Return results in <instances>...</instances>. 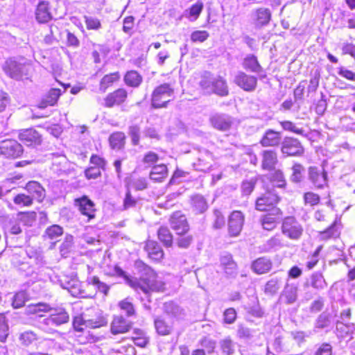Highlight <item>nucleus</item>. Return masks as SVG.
Instances as JSON below:
<instances>
[{
  "label": "nucleus",
  "mask_w": 355,
  "mask_h": 355,
  "mask_svg": "<svg viewBox=\"0 0 355 355\" xmlns=\"http://www.w3.org/2000/svg\"><path fill=\"white\" fill-rule=\"evenodd\" d=\"M86 283L87 286L92 285L95 287V290L92 293H88L85 290L80 288L78 289V292L71 290L75 289V282H68L67 286H64L63 288L71 292L72 295H78L81 297H93L97 291L103 293L105 295H107L110 291V286L101 282L98 277H87Z\"/></svg>",
  "instance_id": "f257e3e1"
},
{
  "label": "nucleus",
  "mask_w": 355,
  "mask_h": 355,
  "mask_svg": "<svg viewBox=\"0 0 355 355\" xmlns=\"http://www.w3.org/2000/svg\"><path fill=\"white\" fill-rule=\"evenodd\" d=\"M279 197L272 191H266L259 196L255 201V209L259 211L272 212L274 215H282V210L277 207Z\"/></svg>",
  "instance_id": "f03ea898"
},
{
  "label": "nucleus",
  "mask_w": 355,
  "mask_h": 355,
  "mask_svg": "<svg viewBox=\"0 0 355 355\" xmlns=\"http://www.w3.org/2000/svg\"><path fill=\"white\" fill-rule=\"evenodd\" d=\"M174 94V89L169 83H163L155 88L151 95V105L153 108L166 107Z\"/></svg>",
  "instance_id": "7ed1b4c3"
},
{
  "label": "nucleus",
  "mask_w": 355,
  "mask_h": 355,
  "mask_svg": "<svg viewBox=\"0 0 355 355\" xmlns=\"http://www.w3.org/2000/svg\"><path fill=\"white\" fill-rule=\"evenodd\" d=\"M164 286L162 281L157 279V275L151 268L145 269L138 282V288L146 295L150 291H162Z\"/></svg>",
  "instance_id": "20e7f679"
},
{
  "label": "nucleus",
  "mask_w": 355,
  "mask_h": 355,
  "mask_svg": "<svg viewBox=\"0 0 355 355\" xmlns=\"http://www.w3.org/2000/svg\"><path fill=\"white\" fill-rule=\"evenodd\" d=\"M307 175L314 189H322L328 187V174L324 166H309Z\"/></svg>",
  "instance_id": "39448f33"
},
{
  "label": "nucleus",
  "mask_w": 355,
  "mask_h": 355,
  "mask_svg": "<svg viewBox=\"0 0 355 355\" xmlns=\"http://www.w3.org/2000/svg\"><path fill=\"white\" fill-rule=\"evenodd\" d=\"M302 225L293 216L286 217L282 225L283 234L292 240H298L303 233Z\"/></svg>",
  "instance_id": "423d86ee"
},
{
  "label": "nucleus",
  "mask_w": 355,
  "mask_h": 355,
  "mask_svg": "<svg viewBox=\"0 0 355 355\" xmlns=\"http://www.w3.org/2000/svg\"><path fill=\"white\" fill-rule=\"evenodd\" d=\"M23 153L21 144L14 139H7L0 143V155L6 158H16Z\"/></svg>",
  "instance_id": "0eeeda50"
},
{
  "label": "nucleus",
  "mask_w": 355,
  "mask_h": 355,
  "mask_svg": "<svg viewBox=\"0 0 355 355\" xmlns=\"http://www.w3.org/2000/svg\"><path fill=\"white\" fill-rule=\"evenodd\" d=\"M234 83L244 91L252 92L257 88V78L242 71H239L234 76Z\"/></svg>",
  "instance_id": "6e6552de"
},
{
  "label": "nucleus",
  "mask_w": 355,
  "mask_h": 355,
  "mask_svg": "<svg viewBox=\"0 0 355 355\" xmlns=\"http://www.w3.org/2000/svg\"><path fill=\"white\" fill-rule=\"evenodd\" d=\"M18 138L25 146L36 148L42 144V135L35 129L28 128L20 131Z\"/></svg>",
  "instance_id": "1a4fd4ad"
},
{
  "label": "nucleus",
  "mask_w": 355,
  "mask_h": 355,
  "mask_svg": "<svg viewBox=\"0 0 355 355\" xmlns=\"http://www.w3.org/2000/svg\"><path fill=\"white\" fill-rule=\"evenodd\" d=\"M281 150L288 156H300L304 153V148L300 141L293 137H285L282 143Z\"/></svg>",
  "instance_id": "9d476101"
},
{
  "label": "nucleus",
  "mask_w": 355,
  "mask_h": 355,
  "mask_svg": "<svg viewBox=\"0 0 355 355\" xmlns=\"http://www.w3.org/2000/svg\"><path fill=\"white\" fill-rule=\"evenodd\" d=\"M169 225L176 234H184L189 230V225L187 219L181 211L174 212L169 218Z\"/></svg>",
  "instance_id": "9b49d317"
},
{
  "label": "nucleus",
  "mask_w": 355,
  "mask_h": 355,
  "mask_svg": "<svg viewBox=\"0 0 355 355\" xmlns=\"http://www.w3.org/2000/svg\"><path fill=\"white\" fill-rule=\"evenodd\" d=\"M74 206L81 214L88 217V220L95 218V204L87 196L74 200Z\"/></svg>",
  "instance_id": "f8f14e48"
},
{
  "label": "nucleus",
  "mask_w": 355,
  "mask_h": 355,
  "mask_svg": "<svg viewBox=\"0 0 355 355\" xmlns=\"http://www.w3.org/2000/svg\"><path fill=\"white\" fill-rule=\"evenodd\" d=\"M51 314L44 322L47 325L60 326L67 323L69 320L68 313L62 308H51L49 311Z\"/></svg>",
  "instance_id": "ddd939ff"
},
{
  "label": "nucleus",
  "mask_w": 355,
  "mask_h": 355,
  "mask_svg": "<svg viewBox=\"0 0 355 355\" xmlns=\"http://www.w3.org/2000/svg\"><path fill=\"white\" fill-rule=\"evenodd\" d=\"M244 214L241 211H234L228 220V232L231 236H237L243 226Z\"/></svg>",
  "instance_id": "4468645a"
},
{
  "label": "nucleus",
  "mask_w": 355,
  "mask_h": 355,
  "mask_svg": "<svg viewBox=\"0 0 355 355\" xmlns=\"http://www.w3.org/2000/svg\"><path fill=\"white\" fill-rule=\"evenodd\" d=\"M105 321L103 318L85 319L82 315L76 316L73 320V326L76 331H83L85 327L98 328L103 326Z\"/></svg>",
  "instance_id": "2eb2a0df"
},
{
  "label": "nucleus",
  "mask_w": 355,
  "mask_h": 355,
  "mask_svg": "<svg viewBox=\"0 0 355 355\" xmlns=\"http://www.w3.org/2000/svg\"><path fill=\"white\" fill-rule=\"evenodd\" d=\"M25 66L13 59L7 60L3 65V69L6 74L15 79H19L24 73Z\"/></svg>",
  "instance_id": "dca6fc26"
},
{
  "label": "nucleus",
  "mask_w": 355,
  "mask_h": 355,
  "mask_svg": "<svg viewBox=\"0 0 355 355\" xmlns=\"http://www.w3.org/2000/svg\"><path fill=\"white\" fill-rule=\"evenodd\" d=\"M298 286L295 283L286 282L280 295L279 300L286 304L295 303L297 299Z\"/></svg>",
  "instance_id": "f3484780"
},
{
  "label": "nucleus",
  "mask_w": 355,
  "mask_h": 355,
  "mask_svg": "<svg viewBox=\"0 0 355 355\" xmlns=\"http://www.w3.org/2000/svg\"><path fill=\"white\" fill-rule=\"evenodd\" d=\"M252 17L255 27L261 28L269 24L271 12L268 8H260L252 12Z\"/></svg>",
  "instance_id": "a211bd4d"
},
{
  "label": "nucleus",
  "mask_w": 355,
  "mask_h": 355,
  "mask_svg": "<svg viewBox=\"0 0 355 355\" xmlns=\"http://www.w3.org/2000/svg\"><path fill=\"white\" fill-rule=\"evenodd\" d=\"M211 125L220 131H227L232 125L233 121L231 116L227 114H215L210 117Z\"/></svg>",
  "instance_id": "6ab92c4d"
},
{
  "label": "nucleus",
  "mask_w": 355,
  "mask_h": 355,
  "mask_svg": "<svg viewBox=\"0 0 355 355\" xmlns=\"http://www.w3.org/2000/svg\"><path fill=\"white\" fill-rule=\"evenodd\" d=\"M132 327V322L121 315L114 316L111 323V332L112 334H124Z\"/></svg>",
  "instance_id": "aec40b11"
},
{
  "label": "nucleus",
  "mask_w": 355,
  "mask_h": 355,
  "mask_svg": "<svg viewBox=\"0 0 355 355\" xmlns=\"http://www.w3.org/2000/svg\"><path fill=\"white\" fill-rule=\"evenodd\" d=\"M127 92L124 89H118L110 93L105 98V106L112 107L115 105L123 103L127 98Z\"/></svg>",
  "instance_id": "412c9836"
},
{
  "label": "nucleus",
  "mask_w": 355,
  "mask_h": 355,
  "mask_svg": "<svg viewBox=\"0 0 355 355\" xmlns=\"http://www.w3.org/2000/svg\"><path fill=\"white\" fill-rule=\"evenodd\" d=\"M278 162L277 155L275 151L265 150L261 153V168L263 170L272 171L275 168Z\"/></svg>",
  "instance_id": "4be33fe9"
},
{
  "label": "nucleus",
  "mask_w": 355,
  "mask_h": 355,
  "mask_svg": "<svg viewBox=\"0 0 355 355\" xmlns=\"http://www.w3.org/2000/svg\"><path fill=\"white\" fill-rule=\"evenodd\" d=\"M272 266V261L266 257H262L255 259L252 263V270L258 275H262L268 272Z\"/></svg>",
  "instance_id": "5701e85b"
},
{
  "label": "nucleus",
  "mask_w": 355,
  "mask_h": 355,
  "mask_svg": "<svg viewBox=\"0 0 355 355\" xmlns=\"http://www.w3.org/2000/svg\"><path fill=\"white\" fill-rule=\"evenodd\" d=\"M60 95L61 90L60 89H51L45 95H44L39 103L38 107L44 109L48 106L55 105Z\"/></svg>",
  "instance_id": "b1692460"
},
{
  "label": "nucleus",
  "mask_w": 355,
  "mask_h": 355,
  "mask_svg": "<svg viewBox=\"0 0 355 355\" xmlns=\"http://www.w3.org/2000/svg\"><path fill=\"white\" fill-rule=\"evenodd\" d=\"M35 19L40 24L46 23L52 19L49 2L41 1L38 3L35 10Z\"/></svg>",
  "instance_id": "393cba45"
},
{
  "label": "nucleus",
  "mask_w": 355,
  "mask_h": 355,
  "mask_svg": "<svg viewBox=\"0 0 355 355\" xmlns=\"http://www.w3.org/2000/svg\"><path fill=\"white\" fill-rule=\"evenodd\" d=\"M25 188L28 193L31 195V197L33 199L35 198L38 202H42L46 196L45 189L37 182H28Z\"/></svg>",
  "instance_id": "a878e982"
},
{
  "label": "nucleus",
  "mask_w": 355,
  "mask_h": 355,
  "mask_svg": "<svg viewBox=\"0 0 355 355\" xmlns=\"http://www.w3.org/2000/svg\"><path fill=\"white\" fill-rule=\"evenodd\" d=\"M280 141L281 133L272 129H268L261 138L260 144L264 147L276 146L280 143Z\"/></svg>",
  "instance_id": "bb28decb"
},
{
  "label": "nucleus",
  "mask_w": 355,
  "mask_h": 355,
  "mask_svg": "<svg viewBox=\"0 0 355 355\" xmlns=\"http://www.w3.org/2000/svg\"><path fill=\"white\" fill-rule=\"evenodd\" d=\"M145 250L148 252L149 257L153 260L159 261L164 257L162 248L155 241H148L145 246Z\"/></svg>",
  "instance_id": "cd10ccee"
},
{
  "label": "nucleus",
  "mask_w": 355,
  "mask_h": 355,
  "mask_svg": "<svg viewBox=\"0 0 355 355\" xmlns=\"http://www.w3.org/2000/svg\"><path fill=\"white\" fill-rule=\"evenodd\" d=\"M191 203L193 211L196 214H202L208 209V203L203 196L196 194L191 197Z\"/></svg>",
  "instance_id": "c85d7f7f"
},
{
  "label": "nucleus",
  "mask_w": 355,
  "mask_h": 355,
  "mask_svg": "<svg viewBox=\"0 0 355 355\" xmlns=\"http://www.w3.org/2000/svg\"><path fill=\"white\" fill-rule=\"evenodd\" d=\"M331 324V316L329 313L322 312L316 318L313 329V334H317L321 329L329 328Z\"/></svg>",
  "instance_id": "c756f323"
},
{
  "label": "nucleus",
  "mask_w": 355,
  "mask_h": 355,
  "mask_svg": "<svg viewBox=\"0 0 355 355\" xmlns=\"http://www.w3.org/2000/svg\"><path fill=\"white\" fill-rule=\"evenodd\" d=\"M211 89L214 93L220 96H226L229 94L227 82L221 76H218L213 79Z\"/></svg>",
  "instance_id": "7c9ffc66"
},
{
  "label": "nucleus",
  "mask_w": 355,
  "mask_h": 355,
  "mask_svg": "<svg viewBox=\"0 0 355 355\" xmlns=\"http://www.w3.org/2000/svg\"><path fill=\"white\" fill-rule=\"evenodd\" d=\"M168 175L167 167L164 164L154 166L150 173V179L156 182H163Z\"/></svg>",
  "instance_id": "2f4dec72"
},
{
  "label": "nucleus",
  "mask_w": 355,
  "mask_h": 355,
  "mask_svg": "<svg viewBox=\"0 0 355 355\" xmlns=\"http://www.w3.org/2000/svg\"><path fill=\"white\" fill-rule=\"evenodd\" d=\"M243 67L251 72L260 73L263 69L254 55H248L243 61Z\"/></svg>",
  "instance_id": "473e14b6"
},
{
  "label": "nucleus",
  "mask_w": 355,
  "mask_h": 355,
  "mask_svg": "<svg viewBox=\"0 0 355 355\" xmlns=\"http://www.w3.org/2000/svg\"><path fill=\"white\" fill-rule=\"evenodd\" d=\"M282 215H274L272 212L262 216L260 218V223L262 227L268 231L274 230L277 224V219Z\"/></svg>",
  "instance_id": "72a5a7b5"
},
{
  "label": "nucleus",
  "mask_w": 355,
  "mask_h": 355,
  "mask_svg": "<svg viewBox=\"0 0 355 355\" xmlns=\"http://www.w3.org/2000/svg\"><path fill=\"white\" fill-rule=\"evenodd\" d=\"M283 239L279 235H275L268 239L262 246V251L268 252L275 251L284 247Z\"/></svg>",
  "instance_id": "f704fd0d"
},
{
  "label": "nucleus",
  "mask_w": 355,
  "mask_h": 355,
  "mask_svg": "<svg viewBox=\"0 0 355 355\" xmlns=\"http://www.w3.org/2000/svg\"><path fill=\"white\" fill-rule=\"evenodd\" d=\"M125 135L123 132H115L109 137V142L112 149L123 148L125 144Z\"/></svg>",
  "instance_id": "c9c22d12"
},
{
  "label": "nucleus",
  "mask_w": 355,
  "mask_h": 355,
  "mask_svg": "<svg viewBox=\"0 0 355 355\" xmlns=\"http://www.w3.org/2000/svg\"><path fill=\"white\" fill-rule=\"evenodd\" d=\"M159 241L166 248L171 247L173 243V236L167 227H160L157 230Z\"/></svg>",
  "instance_id": "e433bc0d"
},
{
  "label": "nucleus",
  "mask_w": 355,
  "mask_h": 355,
  "mask_svg": "<svg viewBox=\"0 0 355 355\" xmlns=\"http://www.w3.org/2000/svg\"><path fill=\"white\" fill-rule=\"evenodd\" d=\"M219 347L222 353L225 355H233L237 347V345L234 342L230 337H226L221 339L219 343Z\"/></svg>",
  "instance_id": "4c0bfd02"
},
{
  "label": "nucleus",
  "mask_w": 355,
  "mask_h": 355,
  "mask_svg": "<svg viewBox=\"0 0 355 355\" xmlns=\"http://www.w3.org/2000/svg\"><path fill=\"white\" fill-rule=\"evenodd\" d=\"M340 223L336 220L333 224L323 232H320V237L322 240H327L331 238H336L340 235Z\"/></svg>",
  "instance_id": "58836bf2"
},
{
  "label": "nucleus",
  "mask_w": 355,
  "mask_h": 355,
  "mask_svg": "<svg viewBox=\"0 0 355 355\" xmlns=\"http://www.w3.org/2000/svg\"><path fill=\"white\" fill-rule=\"evenodd\" d=\"M291 171L292 173L290 176V180L292 182L299 184L304 180L305 168L301 164H294L291 167Z\"/></svg>",
  "instance_id": "ea45409f"
},
{
  "label": "nucleus",
  "mask_w": 355,
  "mask_h": 355,
  "mask_svg": "<svg viewBox=\"0 0 355 355\" xmlns=\"http://www.w3.org/2000/svg\"><path fill=\"white\" fill-rule=\"evenodd\" d=\"M203 9V3L201 1H197L192 5L188 10L184 11V16L191 21H196L200 15Z\"/></svg>",
  "instance_id": "a19ab883"
},
{
  "label": "nucleus",
  "mask_w": 355,
  "mask_h": 355,
  "mask_svg": "<svg viewBox=\"0 0 355 355\" xmlns=\"http://www.w3.org/2000/svg\"><path fill=\"white\" fill-rule=\"evenodd\" d=\"M154 324L157 334L162 336L170 334L173 329L172 325L161 318H155Z\"/></svg>",
  "instance_id": "79ce46f5"
},
{
  "label": "nucleus",
  "mask_w": 355,
  "mask_h": 355,
  "mask_svg": "<svg viewBox=\"0 0 355 355\" xmlns=\"http://www.w3.org/2000/svg\"><path fill=\"white\" fill-rule=\"evenodd\" d=\"M310 281L311 286L316 290L320 291L327 287V284L323 275L319 272L313 273Z\"/></svg>",
  "instance_id": "37998d69"
},
{
  "label": "nucleus",
  "mask_w": 355,
  "mask_h": 355,
  "mask_svg": "<svg viewBox=\"0 0 355 355\" xmlns=\"http://www.w3.org/2000/svg\"><path fill=\"white\" fill-rule=\"evenodd\" d=\"M124 80L127 85L137 87L141 83L142 77L137 71H130L125 75Z\"/></svg>",
  "instance_id": "c03bdc74"
},
{
  "label": "nucleus",
  "mask_w": 355,
  "mask_h": 355,
  "mask_svg": "<svg viewBox=\"0 0 355 355\" xmlns=\"http://www.w3.org/2000/svg\"><path fill=\"white\" fill-rule=\"evenodd\" d=\"M282 283V279L277 277H272L270 280H268L264 288V292L266 294L269 295H275L280 288V284Z\"/></svg>",
  "instance_id": "a18cd8bd"
},
{
  "label": "nucleus",
  "mask_w": 355,
  "mask_h": 355,
  "mask_svg": "<svg viewBox=\"0 0 355 355\" xmlns=\"http://www.w3.org/2000/svg\"><path fill=\"white\" fill-rule=\"evenodd\" d=\"M128 134L131 139L132 144L133 146H138L139 144L141 135L140 125L138 124H132L129 125Z\"/></svg>",
  "instance_id": "49530a36"
},
{
  "label": "nucleus",
  "mask_w": 355,
  "mask_h": 355,
  "mask_svg": "<svg viewBox=\"0 0 355 355\" xmlns=\"http://www.w3.org/2000/svg\"><path fill=\"white\" fill-rule=\"evenodd\" d=\"M270 181L275 184V187L279 188H285L286 185V181L284 178L283 172L279 170H273V172L270 173Z\"/></svg>",
  "instance_id": "de8ad7c7"
},
{
  "label": "nucleus",
  "mask_w": 355,
  "mask_h": 355,
  "mask_svg": "<svg viewBox=\"0 0 355 355\" xmlns=\"http://www.w3.org/2000/svg\"><path fill=\"white\" fill-rule=\"evenodd\" d=\"M164 311L167 314L171 315L177 318H180L182 315H184L183 309L173 302H166L164 304Z\"/></svg>",
  "instance_id": "09e8293b"
},
{
  "label": "nucleus",
  "mask_w": 355,
  "mask_h": 355,
  "mask_svg": "<svg viewBox=\"0 0 355 355\" xmlns=\"http://www.w3.org/2000/svg\"><path fill=\"white\" fill-rule=\"evenodd\" d=\"M119 75L118 72L112 73L103 76L100 83V90L105 92L107 87L112 85L113 83L118 80Z\"/></svg>",
  "instance_id": "8fccbe9b"
},
{
  "label": "nucleus",
  "mask_w": 355,
  "mask_h": 355,
  "mask_svg": "<svg viewBox=\"0 0 355 355\" xmlns=\"http://www.w3.org/2000/svg\"><path fill=\"white\" fill-rule=\"evenodd\" d=\"M51 309L49 304L44 303H39L31 304L26 309V311L28 314H38L40 312H49Z\"/></svg>",
  "instance_id": "3c124183"
},
{
  "label": "nucleus",
  "mask_w": 355,
  "mask_h": 355,
  "mask_svg": "<svg viewBox=\"0 0 355 355\" xmlns=\"http://www.w3.org/2000/svg\"><path fill=\"white\" fill-rule=\"evenodd\" d=\"M119 306L128 317L132 316L135 314L134 305L129 298H125L119 302Z\"/></svg>",
  "instance_id": "603ef678"
},
{
  "label": "nucleus",
  "mask_w": 355,
  "mask_h": 355,
  "mask_svg": "<svg viewBox=\"0 0 355 355\" xmlns=\"http://www.w3.org/2000/svg\"><path fill=\"white\" fill-rule=\"evenodd\" d=\"M63 234V229L58 225H53L45 230L44 236L49 239H55Z\"/></svg>",
  "instance_id": "864d4df0"
},
{
  "label": "nucleus",
  "mask_w": 355,
  "mask_h": 355,
  "mask_svg": "<svg viewBox=\"0 0 355 355\" xmlns=\"http://www.w3.org/2000/svg\"><path fill=\"white\" fill-rule=\"evenodd\" d=\"M178 237L176 239L177 245L180 248H188L193 242V238L191 234L184 233V234H177Z\"/></svg>",
  "instance_id": "5fc2aeb1"
},
{
  "label": "nucleus",
  "mask_w": 355,
  "mask_h": 355,
  "mask_svg": "<svg viewBox=\"0 0 355 355\" xmlns=\"http://www.w3.org/2000/svg\"><path fill=\"white\" fill-rule=\"evenodd\" d=\"M257 180L255 178L243 181L241 191L243 195L249 196L254 189Z\"/></svg>",
  "instance_id": "6e6d98bb"
},
{
  "label": "nucleus",
  "mask_w": 355,
  "mask_h": 355,
  "mask_svg": "<svg viewBox=\"0 0 355 355\" xmlns=\"http://www.w3.org/2000/svg\"><path fill=\"white\" fill-rule=\"evenodd\" d=\"M13 202L19 206L28 207L33 204V198L28 195L20 193L15 196Z\"/></svg>",
  "instance_id": "4d7b16f0"
},
{
  "label": "nucleus",
  "mask_w": 355,
  "mask_h": 355,
  "mask_svg": "<svg viewBox=\"0 0 355 355\" xmlns=\"http://www.w3.org/2000/svg\"><path fill=\"white\" fill-rule=\"evenodd\" d=\"M254 331L243 324L238 325L237 336L240 339L250 340L254 336Z\"/></svg>",
  "instance_id": "13d9d810"
},
{
  "label": "nucleus",
  "mask_w": 355,
  "mask_h": 355,
  "mask_svg": "<svg viewBox=\"0 0 355 355\" xmlns=\"http://www.w3.org/2000/svg\"><path fill=\"white\" fill-rule=\"evenodd\" d=\"M26 300L27 295L25 292H18L13 296L12 305L14 309H19L24 306Z\"/></svg>",
  "instance_id": "bf43d9fd"
},
{
  "label": "nucleus",
  "mask_w": 355,
  "mask_h": 355,
  "mask_svg": "<svg viewBox=\"0 0 355 355\" xmlns=\"http://www.w3.org/2000/svg\"><path fill=\"white\" fill-rule=\"evenodd\" d=\"M333 347L330 343H323L315 347L313 355H332Z\"/></svg>",
  "instance_id": "052dcab7"
},
{
  "label": "nucleus",
  "mask_w": 355,
  "mask_h": 355,
  "mask_svg": "<svg viewBox=\"0 0 355 355\" xmlns=\"http://www.w3.org/2000/svg\"><path fill=\"white\" fill-rule=\"evenodd\" d=\"M73 243V237L71 235L66 236L64 241L60 247V251L62 256L66 257L71 250Z\"/></svg>",
  "instance_id": "680f3d73"
},
{
  "label": "nucleus",
  "mask_w": 355,
  "mask_h": 355,
  "mask_svg": "<svg viewBox=\"0 0 355 355\" xmlns=\"http://www.w3.org/2000/svg\"><path fill=\"white\" fill-rule=\"evenodd\" d=\"M37 339L36 334L31 331H27L21 334L19 340L22 345L28 346L32 344Z\"/></svg>",
  "instance_id": "e2e57ef3"
},
{
  "label": "nucleus",
  "mask_w": 355,
  "mask_h": 355,
  "mask_svg": "<svg viewBox=\"0 0 355 355\" xmlns=\"http://www.w3.org/2000/svg\"><path fill=\"white\" fill-rule=\"evenodd\" d=\"M280 125L284 130L291 131L297 135H304V130L302 128H298L295 123L291 121H283Z\"/></svg>",
  "instance_id": "0e129e2a"
},
{
  "label": "nucleus",
  "mask_w": 355,
  "mask_h": 355,
  "mask_svg": "<svg viewBox=\"0 0 355 355\" xmlns=\"http://www.w3.org/2000/svg\"><path fill=\"white\" fill-rule=\"evenodd\" d=\"M214 218L213 227L216 230L221 229L225 223V217L222 212L218 209H214Z\"/></svg>",
  "instance_id": "69168bd1"
},
{
  "label": "nucleus",
  "mask_w": 355,
  "mask_h": 355,
  "mask_svg": "<svg viewBox=\"0 0 355 355\" xmlns=\"http://www.w3.org/2000/svg\"><path fill=\"white\" fill-rule=\"evenodd\" d=\"M35 212H21L19 214V219L24 225L31 226L35 220Z\"/></svg>",
  "instance_id": "338daca9"
},
{
  "label": "nucleus",
  "mask_w": 355,
  "mask_h": 355,
  "mask_svg": "<svg viewBox=\"0 0 355 355\" xmlns=\"http://www.w3.org/2000/svg\"><path fill=\"white\" fill-rule=\"evenodd\" d=\"M303 198L304 203L311 206L318 205L320 200L319 195L311 191L304 193Z\"/></svg>",
  "instance_id": "774afa93"
}]
</instances>
